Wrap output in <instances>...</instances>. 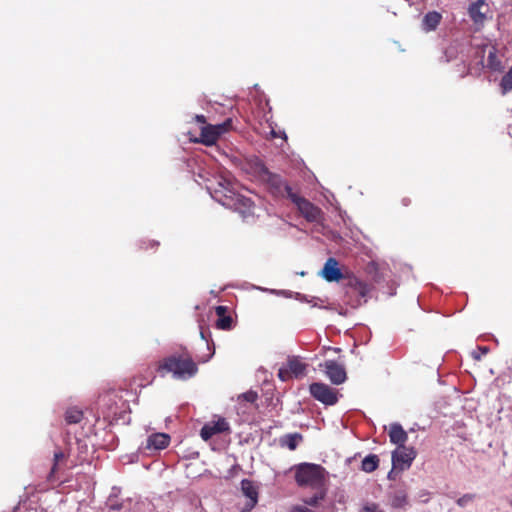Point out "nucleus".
Returning a JSON list of instances; mask_svg holds the SVG:
<instances>
[{"instance_id":"obj_35","label":"nucleus","mask_w":512,"mask_h":512,"mask_svg":"<svg viewBox=\"0 0 512 512\" xmlns=\"http://www.w3.org/2000/svg\"><path fill=\"white\" fill-rule=\"evenodd\" d=\"M225 311H226V307H224V306H217L216 307V313H217V315L219 317L224 316Z\"/></svg>"},{"instance_id":"obj_12","label":"nucleus","mask_w":512,"mask_h":512,"mask_svg":"<svg viewBox=\"0 0 512 512\" xmlns=\"http://www.w3.org/2000/svg\"><path fill=\"white\" fill-rule=\"evenodd\" d=\"M320 275L328 282H336L342 278V273L338 268V262L334 258H328L324 264Z\"/></svg>"},{"instance_id":"obj_40","label":"nucleus","mask_w":512,"mask_h":512,"mask_svg":"<svg viewBox=\"0 0 512 512\" xmlns=\"http://www.w3.org/2000/svg\"><path fill=\"white\" fill-rule=\"evenodd\" d=\"M509 134H510V136L512 137V126H511V127H509Z\"/></svg>"},{"instance_id":"obj_18","label":"nucleus","mask_w":512,"mask_h":512,"mask_svg":"<svg viewBox=\"0 0 512 512\" xmlns=\"http://www.w3.org/2000/svg\"><path fill=\"white\" fill-rule=\"evenodd\" d=\"M314 489L316 490V492L313 496L303 498V502L307 506L317 507L319 506L320 502L324 500V498L326 497L327 490L325 488V485Z\"/></svg>"},{"instance_id":"obj_32","label":"nucleus","mask_w":512,"mask_h":512,"mask_svg":"<svg viewBox=\"0 0 512 512\" xmlns=\"http://www.w3.org/2000/svg\"><path fill=\"white\" fill-rule=\"evenodd\" d=\"M64 458V453L61 451L55 452L54 454V465L52 467V472H55L57 469L58 462Z\"/></svg>"},{"instance_id":"obj_24","label":"nucleus","mask_w":512,"mask_h":512,"mask_svg":"<svg viewBox=\"0 0 512 512\" xmlns=\"http://www.w3.org/2000/svg\"><path fill=\"white\" fill-rule=\"evenodd\" d=\"M487 66L494 71L501 69V61L497 58V51L494 46L489 48Z\"/></svg>"},{"instance_id":"obj_1","label":"nucleus","mask_w":512,"mask_h":512,"mask_svg":"<svg viewBox=\"0 0 512 512\" xmlns=\"http://www.w3.org/2000/svg\"><path fill=\"white\" fill-rule=\"evenodd\" d=\"M160 368L173 374L175 379L186 380L194 376L197 366L190 358L171 356L166 358Z\"/></svg>"},{"instance_id":"obj_4","label":"nucleus","mask_w":512,"mask_h":512,"mask_svg":"<svg viewBox=\"0 0 512 512\" xmlns=\"http://www.w3.org/2000/svg\"><path fill=\"white\" fill-rule=\"evenodd\" d=\"M290 199L297 205L302 216L309 222L319 223L323 220L322 210L308 200L288 192Z\"/></svg>"},{"instance_id":"obj_28","label":"nucleus","mask_w":512,"mask_h":512,"mask_svg":"<svg viewBox=\"0 0 512 512\" xmlns=\"http://www.w3.org/2000/svg\"><path fill=\"white\" fill-rule=\"evenodd\" d=\"M230 123H231V120H227L226 122H224L222 124L211 125V127L213 128V130H215V132H218V137H219L221 134L225 133L228 130Z\"/></svg>"},{"instance_id":"obj_23","label":"nucleus","mask_w":512,"mask_h":512,"mask_svg":"<svg viewBox=\"0 0 512 512\" xmlns=\"http://www.w3.org/2000/svg\"><path fill=\"white\" fill-rule=\"evenodd\" d=\"M379 458L375 454H370L362 460L361 469L366 473H371L378 468Z\"/></svg>"},{"instance_id":"obj_2","label":"nucleus","mask_w":512,"mask_h":512,"mask_svg":"<svg viewBox=\"0 0 512 512\" xmlns=\"http://www.w3.org/2000/svg\"><path fill=\"white\" fill-rule=\"evenodd\" d=\"M295 479L300 486L319 488L325 485V470L319 465L304 463L297 467Z\"/></svg>"},{"instance_id":"obj_13","label":"nucleus","mask_w":512,"mask_h":512,"mask_svg":"<svg viewBox=\"0 0 512 512\" xmlns=\"http://www.w3.org/2000/svg\"><path fill=\"white\" fill-rule=\"evenodd\" d=\"M487 5L484 0H477L469 5L468 14L474 23H483L486 18Z\"/></svg>"},{"instance_id":"obj_6","label":"nucleus","mask_w":512,"mask_h":512,"mask_svg":"<svg viewBox=\"0 0 512 512\" xmlns=\"http://www.w3.org/2000/svg\"><path fill=\"white\" fill-rule=\"evenodd\" d=\"M416 457V451L412 447L398 446L392 452L393 470L404 471L408 469Z\"/></svg>"},{"instance_id":"obj_5","label":"nucleus","mask_w":512,"mask_h":512,"mask_svg":"<svg viewBox=\"0 0 512 512\" xmlns=\"http://www.w3.org/2000/svg\"><path fill=\"white\" fill-rule=\"evenodd\" d=\"M210 194L212 198L228 208H232L237 201V196H240L234 191L230 182L226 180L220 181L218 187L213 192H210Z\"/></svg>"},{"instance_id":"obj_17","label":"nucleus","mask_w":512,"mask_h":512,"mask_svg":"<svg viewBox=\"0 0 512 512\" xmlns=\"http://www.w3.org/2000/svg\"><path fill=\"white\" fill-rule=\"evenodd\" d=\"M407 492L404 489L395 490L389 496V504L392 508H402L407 505Z\"/></svg>"},{"instance_id":"obj_30","label":"nucleus","mask_w":512,"mask_h":512,"mask_svg":"<svg viewBox=\"0 0 512 512\" xmlns=\"http://www.w3.org/2000/svg\"><path fill=\"white\" fill-rule=\"evenodd\" d=\"M474 495L473 494H465L463 495L462 497H460L458 500H457V504L458 506L460 507H465L467 506L470 502L473 501L474 499Z\"/></svg>"},{"instance_id":"obj_19","label":"nucleus","mask_w":512,"mask_h":512,"mask_svg":"<svg viewBox=\"0 0 512 512\" xmlns=\"http://www.w3.org/2000/svg\"><path fill=\"white\" fill-rule=\"evenodd\" d=\"M288 370L296 377L302 376L306 369V364L301 362L297 357L288 358Z\"/></svg>"},{"instance_id":"obj_15","label":"nucleus","mask_w":512,"mask_h":512,"mask_svg":"<svg viewBox=\"0 0 512 512\" xmlns=\"http://www.w3.org/2000/svg\"><path fill=\"white\" fill-rule=\"evenodd\" d=\"M390 441L398 446H405L407 440V433L404 431L400 424H392L389 430Z\"/></svg>"},{"instance_id":"obj_9","label":"nucleus","mask_w":512,"mask_h":512,"mask_svg":"<svg viewBox=\"0 0 512 512\" xmlns=\"http://www.w3.org/2000/svg\"><path fill=\"white\" fill-rule=\"evenodd\" d=\"M325 373L333 384L339 385L346 380V371L343 365L328 360L324 363Z\"/></svg>"},{"instance_id":"obj_27","label":"nucleus","mask_w":512,"mask_h":512,"mask_svg":"<svg viewBox=\"0 0 512 512\" xmlns=\"http://www.w3.org/2000/svg\"><path fill=\"white\" fill-rule=\"evenodd\" d=\"M216 326L222 330H229L232 327V318L230 316H221L216 322Z\"/></svg>"},{"instance_id":"obj_38","label":"nucleus","mask_w":512,"mask_h":512,"mask_svg":"<svg viewBox=\"0 0 512 512\" xmlns=\"http://www.w3.org/2000/svg\"><path fill=\"white\" fill-rule=\"evenodd\" d=\"M480 350H481L483 355L487 354V352H488V348L487 347H483Z\"/></svg>"},{"instance_id":"obj_21","label":"nucleus","mask_w":512,"mask_h":512,"mask_svg":"<svg viewBox=\"0 0 512 512\" xmlns=\"http://www.w3.org/2000/svg\"><path fill=\"white\" fill-rule=\"evenodd\" d=\"M301 440L302 436L298 433L286 434L280 438V444L290 450H295Z\"/></svg>"},{"instance_id":"obj_41","label":"nucleus","mask_w":512,"mask_h":512,"mask_svg":"<svg viewBox=\"0 0 512 512\" xmlns=\"http://www.w3.org/2000/svg\"><path fill=\"white\" fill-rule=\"evenodd\" d=\"M474 358H475V359H477V360H479V359H480V355H476V354H475V355H474Z\"/></svg>"},{"instance_id":"obj_7","label":"nucleus","mask_w":512,"mask_h":512,"mask_svg":"<svg viewBox=\"0 0 512 512\" xmlns=\"http://www.w3.org/2000/svg\"><path fill=\"white\" fill-rule=\"evenodd\" d=\"M311 395L325 405H334L338 398L335 389L324 383H313L310 385Z\"/></svg>"},{"instance_id":"obj_33","label":"nucleus","mask_w":512,"mask_h":512,"mask_svg":"<svg viewBox=\"0 0 512 512\" xmlns=\"http://www.w3.org/2000/svg\"><path fill=\"white\" fill-rule=\"evenodd\" d=\"M278 377L282 381H286L290 377V371L288 369L280 368L278 372Z\"/></svg>"},{"instance_id":"obj_8","label":"nucleus","mask_w":512,"mask_h":512,"mask_svg":"<svg viewBox=\"0 0 512 512\" xmlns=\"http://www.w3.org/2000/svg\"><path fill=\"white\" fill-rule=\"evenodd\" d=\"M230 430L229 423L225 418L219 417L217 420L207 422L200 431V436L204 441H208L212 436Z\"/></svg>"},{"instance_id":"obj_11","label":"nucleus","mask_w":512,"mask_h":512,"mask_svg":"<svg viewBox=\"0 0 512 512\" xmlns=\"http://www.w3.org/2000/svg\"><path fill=\"white\" fill-rule=\"evenodd\" d=\"M241 491L248 498L242 512H250L258 502V490L254 483L248 479L241 481Z\"/></svg>"},{"instance_id":"obj_31","label":"nucleus","mask_w":512,"mask_h":512,"mask_svg":"<svg viewBox=\"0 0 512 512\" xmlns=\"http://www.w3.org/2000/svg\"><path fill=\"white\" fill-rule=\"evenodd\" d=\"M241 397L247 402L254 403L257 400L258 395L255 391H248L246 393H243Z\"/></svg>"},{"instance_id":"obj_3","label":"nucleus","mask_w":512,"mask_h":512,"mask_svg":"<svg viewBox=\"0 0 512 512\" xmlns=\"http://www.w3.org/2000/svg\"><path fill=\"white\" fill-rule=\"evenodd\" d=\"M368 293L369 287L366 283L357 278H352L349 280L346 289L347 303L354 308L358 307L367 301Z\"/></svg>"},{"instance_id":"obj_36","label":"nucleus","mask_w":512,"mask_h":512,"mask_svg":"<svg viewBox=\"0 0 512 512\" xmlns=\"http://www.w3.org/2000/svg\"><path fill=\"white\" fill-rule=\"evenodd\" d=\"M396 471L397 470H393V468L390 470V472L388 473V479L390 480H394L395 479V474H396Z\"/></svg>"},{"instance_id":"obj_25","label":"nucleus","mask_w":512,"mask_h":512,"mask_svg":"<svg viewBox=\"0 0 512 512\" xmlns=\"http://www.w3.org/2000/svg\"><path fill=\"white\" fill-rule=\"evenodd\" d=\"M83 418V413L77 408H69L65 413V420L68 424H77Z\"/></svg>"},{"instance_id":"obj_29","label":"nucleus","mask_w":512,"mask_h":512,"mask_svg":"<svg viewBox=\"0 0 512 512\" xmlns=\"http://www.w3.org/2000/svg\"><path fill=\"white\" fill-rule=\"evenodd\" d=\"M360 512H384V511L376 503H367L362 507Z\"/></svg>"},{"instance_id":"obj_34","label":"nucleus","mask_w":512,"mask_h":512,"mask_svg":"<svg viewBox=\"0 0 512 512\" xmlns=\"http://www.w3.org/2000/svg\"><path fill=\"white\" fill-rule=\"evenodd\" d=\"M292 512H313L310 509H308L306 506H296L293 508Z\"/></svg>"},{"instance_id":"obj_39","label":"nucleus","mask_w":512,"mask_h":512,"mask_svg":"<svg viewBox=\"0 0 512 512\" xmlns=\"http://www.w3.org/2000/svg\"><path fill=\"white\" fill-rule=\"evenodd\" d=\"M200 334H201V338H202V339H205V334H204V331H203V330L200 332Z\"/></svg>"},{"instance_id":"obj_22","label":"nucleus","mask_w":512,"mask_h":512,"mask_svg":"<svg viewBox=\"0 0 512 512\" xmlns=\"http://www.w3.org/2000/svg\"><path fill=\"white\" fill-rule=\"evenodd\" d=\"M218 139V132H215L211 125L202 128L201 131V142L205 145H213Z\"/></svg>"},{"instance_id":"obj_26","label":"nucleus","mask_w":512,"mask_h":512,"mask_svg":"<svg viewBox=\"0 0 512 512\" xmlns=\"http://www.w3.org/2000/svg\"><path fill=\"white\" fill-rule=\"evenodd\" d=\"M501 88L503 93L512 90V69L503 76L501 80Z\"/></svg>"},{"instance_id":"obj_20","label":"nucleus","mask_w":512,"mask_h":512,"mask_svg":"<svg viewBox=\"0 0 512 512\" xmlns=\"http://www.w3.org/2000/svg\"><path fill=\"white\" fill-rule=\"evenodd\" d=\"M441 15L438 12H429L423 19V27L426 31L434 30L440 23Z\"/></svg>"},{"instance_id":"obj_16","label":"nucleus","mask_w":512,"mask_h":512,"mask_svg":"<svg viewBox=\"0 0 512 512\" xmlns=\"http://www.w3.org/2000/svg\"><path fill=\"white\" fill-rule=\"evenodd\" d=\"M127 503H128V500L119 501L117 499L116 488H113V492L109 495V497L105 503V506L109 512H113V511H119L122 509H127Z\"/></svg>"},{"instance_id":"obj_10","label":"nucleus","mask_w":512,"mask_h":512,"mask_svg":"<svg viewBox=\"0 0 512 512\" xmlns=\"http://www.w3.org/2000/svg\"><path fill=\"white\" fill-rule=\"evenodd\" d=\"M170 442V436L166 433H154L150 435L145 444H142V451H158L166 448Z\"/></svg>"},{"instance_id":"obj_14","label":"nucleus","mask_w":512,"mask_h":512,"mask_svg":"<svg viewBox=\"0 0 512 512\" xmlns=\"http://www.w3.org/2000/svg\"><path fill=\"white\" fill-rule=\"evenodd\" d=\"M252 202L249 198H246L244 196H237V201L234 203L232 208L239 212L243 219H247L251 215H253L252 210Z\"/></svg>"},{"instance_id":"obj_37","label":"nucleus","mask_w":512,"mask_h":512,"mask_svg":"<svg viewBox=\"0 0 512 512\" xmlns=\"http://www.w3.org/2000/svg\"><path fill=\"white\" fill-rule=\"evenodd\" d=\"M196 120L200 123H205V117L203 115H196Z\"/></svg>"}]
</instances>
